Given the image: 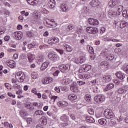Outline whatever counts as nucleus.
<instances>
[{"mask_svg": "<svg viewBox=\"0 0 128 128\" xmlns=\"http://www.w3.org/2000/svg\"><path fill=\"white\" fill-rule=\"evenodd\" d=\"M60 120L63 122H61L60 124V126L64 128L67 126H68L70 122V117L66 114H63L60 116Z\"/></svg>", "mask_w": 128, "mask_h": 128, "instance_id": "f257e3e1", "label": "nucleus"}, {"mask_svg": "<svg viewBox=\"0 0 128 128\" xmlns=\"http://www.w3.org/2000/svg\"><path fill=\"white\" fill-rule=\"evenodd\" d=\"M48 58L49 60H52V62H54L60 60V56L54 52L48 53Z\"/></svg>", "mask_w": 128, "mask_h": 128, "instance_id": "f03ea898", "label": "nucleus"}, {"mask_svg": "<svg viewBox=\"0 0 128 128\" xmlns=\"http://www.w3.org/2000/svg\"><path fill=\"white\" fill-rule=\"evenodd\" d=\"M106 100V97L102 94H98L94 98V100L96 104H102Z\"/></svg>", "mask_w": 128, "mask_h": 128, "instance_id": "7ed1b4c3", "label": "nucleus"}, {"mask_svg": "<svg viewBox=\"0 0 128 128\" xmlns=\"http://www.w3.org/2000/svg\"><path fill=\"white\" fill-rule=\"evenodd\" d=\"M72 82L70 89V90L72 92H75V94H76V92H78V84H76V82L74 81H72V80H71Z\"/></svg>", "mask_w": 128, "mask_h": 128, "instance_id": "20e7f679", "label": "nucleus"}, {"mask_svg": "<svg viewBox=\"0 0 128 128\" xmlns=\"http://www.w3.org/2000/svg\"><path fill=\"white\" fill-rule=\"evenodd\" d=\"M58 68L62 72H68L70 68L69 64H60Z\"/></svg>", "mask_w": 128, "mask_h": 128, "instance_id": "39448f33", "label": "nucleus"}, {"mask_svg": "<svg viewBox=\"0 0 128 128\" xmlns=\"http://www.w3.org/2000/svg\"><path fill=\"white\" fill-rule=\"evenodd\" d=\"M86 32L91 34H96L98 32V29L97 28L87 27L86 28Z\"/></svg>", "mask_w": 128, "mask_h": 128, "instance_id": "423d86ee", "label": "nucleus"}, {"mask_svg": "<svg viewBox=\"0 0 128 128\" xmlns=\"http://www.w3.org/2000/svg\"><path fill=\"white\" fill-rule=\"evenodd\" d=\"M104 116L106 118H112L114 116V114L112 111L107 109L104 112Z\"/></svg>", "mask_w": 128, "mask_h": 128, "instance_id": "0eeeda50", "label": "nucleus"}, {"mask_svg": "<svg viewBox=\"0 0 128 128\" xmlns=\"http://www.w3.org/2000/svg\"><path fill=\"white\" fill-rule=\"evenodd\" d=\"M24 34L22 32H14V38L15 40H20L22 38Z\"/></svg>", "mask_w": 128, "mask_h": 128, "instance_id": "6e6552de", "label": "nucleus"}, {"mask_svg": "<svg viewBox=\"0 0 128 128\" xmlns=\"http://www.w3.org/2000/svg\"><path fill=\"white\" fill-rule=\"evenodd\" d=\"M52 82V77L45 78L42 80V83L44 84H50Z\"/></svg>", "mask_w": 128, "mask_h": 128, "instance_id": "1a4fd4ad", "label": "nucleus"}, {"mask_svg": "<svg viewBox=\"0 0 128 128\" xmlns=\"http://www.w3.org/2000/svg\"><path fill=\"white\" fill-rule=\"evenodd\" d=\"M100 3L98 0H92L90 2V4L92 6L93 8H96V6H100Z\"/></svg>", "mask_w": 128, "mask_h": 128, "instance_id": "9d476101", "label": "nucleus"}, {"mask_svg": "<svg viewBox=\"0 0 128 128\" xmlns=\"http://www.w3.org/2000/svg\"><path fill=\"white\" fill-rule=\"evenodd\" d=\"M88 22L91 26H98V20L94 18H89Z\"/></svg>", "mask_w": 128, "mask_h": 128, "instance_id": "9b49d317", "label": "nucleus"}, {"mask_svg": "<svg viewBox=\"0 0 128 128\" xmlns=\"http://www.w3.org/2000/svg\"><path fill=\"white\" fill-rule=\"evenodd\" d=\"M57 104L60 108H66V106H68V104L66 101H60L58 102Z\"/></svg>", "mask_w": 128, "mask_h": 128, "instance_id": "f8f14e48", "label": "nucleus"}, {"mask_svg": "<svg viewBox=\"0 0 128 128\" xmlns=\"http://www.w3.org/2000/svg\"><path fill=\"white\" fill-rule=\"evenodd\" d=\"M58 38H50L48 40V43L50 44H57L58 42Z\"/></svg>", "mask_w": 128, "mask_h": 128, "instance_id": "ddd939ff", "label": "nucleus"}, {"mask_svg": "<svg viewBox=\"0 0 128 128\" xmlns=\"http://www.w3.org/2000/svg\"><path fill=\"white\" fill-rule=\"evenodd\" d=\"M48 6L50 8H54L56 6V1L54 0H50L48 2Z\"/></svg>", "mask_w": 128, "mask_h": 128, "instance_id": "4468645a", "label": "nucleus"}, {"mask_svg": "<svg viewBox=\"0 0 128 128\" xmlns=\"http://www.w3.org/2000/svg\"><path fill=\"white\" fill-rule=\"evenodd\" d=\"M7 66L10 68H14L16 66V62L12 60L8 61L7 62Z\"/></svg>", "mask_w": 128, "mask_h": 128, "instance_id": "2eb2a0df", "label": "nucleus"}, {"mask_svg": "<svg viewBox=\"0 0 128 128\" xmlns=\"http://www.w3.org/2000/svg\"><path fill=\"white\" fill-rule=\"evenodd\" d=\"M78 76L81 80H88L90 78V76L88 74H80Z\"/></svg>", "mask_w": 128, "mask_h": 128, "instance_id": "dca6fc26", "label": "nucleus"}, {"mask_svg": "<svg viewBox=\"0 0 128 128\" xmlns=\"http://www.w3.org/2000/svg\"><path fill=\"white\" fill-rule=\"evenodd\" d=\"M116 76L119 78V80H124L125 78L124 74L120 72H116Z\"/></svg>", "mask_w": 128, "mask_h": 128, "instance_id": "f3484780", "label": "nucleus"}, {"mask_svg": "<svg viewBox=\"0 0 128 128\" xmlns=\"http://www.w3.org/2000/svg\"><path fill=\"white\" fill-rule=\"evenodd\" d=\"M63 48H64V50H66V52H70L72 50V48L66 44H63Z\"/></svg>", "mask_w": 128, "mask_h": 128, "instance_id": "a211bd4d", "label": "nucleus"}, {"mask_svg": "<svg viewBox=\"0 0 128 128\" xmlns=\"http://www.w3.org/2000/svg\"><path fill=\"white\" fill-rule=\"evenodd\" d=\"M20 115L21 118H24L25 116H28V113L26 110H22L20 112Z\"/></svg>", "mask_w": 128, "mask_h": 128, "instance_id": "6ab92c4d", "label": "nucleus"}, {"mask_svg": "<svg viewBox=\"0 0 128 128\" xmlns=\"http://www.w3.org/2000/svg\"><path fill=\"white\" fill-rule=\"evenodd\" d=\"M40 122H41L42 126L46 125V124H48V120L46 116H42L40 118Z\"/></svg>", "mask_w": 128, "mask_h": 128, "instance_id": "aec40b11", "label": "nucleus"}, {"mask_svg": "<svg viewBox=\"0 0 128 128\" xmlns=\"http://www.w3.org/2000/svg\"><path fill=\"white\" fill-rule=\"evenodd\" d=\"M82 66H83V68H84V70L86 72H88V70H90L92 68V66L84 64L82 65Z\"/></svg>", "mask_w": 128, "mask_h": 128, "instance_id": "412c9836", "label": "nucleus"}, {"mask_svg": "<svg viewBox=\"0 0 128 128\" xmlns=\"http://www.w3.org/2000/svg\"><path fill=\"white\" fill-rule=\"evenodd\" d=\"M24 107L32 112L34 110V108H33L32 106L30 103H26V104H24Z\"/></svg>", "mask_w": 128, "mask_h": 128, "instance_id": "4be33fe9", "label": "nucleus"}, {"mask_svg": "<svg viewBox=\"0 0 128 128\" xmlns=\"http://www.w3.org/2000/svg\"><path fill=\"white\" fill-rule=\"evenodd\" d=\"M36 58V56L34 54H28V60L30 62H32L34 59Z\"/></svg>", "mask_w": 128, "mask_h": 128, "instance_id": "5701e85b", "label": "nucleus"}, {"mask_svg": "<svg viewBox=\"0 0 128 128\" xmlns=\"http://www.w3.org/2000/svg\"><path fill=\"white\" fill-rule=\"evenodd\" d=\"M86 122H90V124H92L93 122H94V119L90 116H86Z\"/></svg>", "mask_w": 128, "mask_h": 128, "instance_id": "b1692460", "label": "nucleus"}, {"mask_svg": "<svg viewBox=\"0 0 128 128\" xmlns=\"http://www.w3.org/2000/svg\"><path fill=\"white\" fill-rule=\"evenodd\" d=\"M108 4L110 6V8H114V6L116 7V6H118V4H116V1L114 0H110Z\"/></svg>", "mask_w": 128, "mask_h": 128, "instance_id": "393cba45", "label": "nucleus"}, {"mask_svg": "<svg viewBox=\"0 0 128 128\" xmlns=\"http://www.w3.org/2000/svg\"><path fill=\"white\" fill-rule=\"evenodd\" d=\"M114 85L112 84H108L104 89L105 92H108V90H110L114 88Z\"/></svg>", "mask_w": 128, "mask_h": 128, "instance_id": "a878e982", "label": "nucleus"}, {"mask_svg": "<svg viewBox=\"0 0 128 128\" xmlns=\"http://www.w3.org/2000/svg\"><path fill=\"white\" fill-rule=\"evenodd\" d=\"M120 28H126L128 26V22L126 21H122L120 23Z\"/></svg>", "mask_w": 128, "mask_h": 128, "instance_id": "bb28decb", "label": "nucleus"}, {"mask_svg": "<svg viewBox=\"0 0 128 128\" xmlns=\"http://www.w3.org/2000/svg\"><path fill=\"white\" fill-rule=\"evenodd\" d=\"M44 113L41 110H36L34 113V116H44Z\"/></svg>", "mask_w": 128, "mask_h": 128, "instance_id": "cd10ccee", "label": "nucleus"}, {"mask_svg": "<svg viewBox=\"0 0 128 128\" xmlns=\"http://www.w3.org/2000/svg\"><path fill=\"white\" fill-rule=\"evenodd\" d=\"M49 64H50V62H44L40 67L41 70H46V68H48V66Z\"/></svg>", "mask_w": 128, "mask_h": 128, "instance_id": "c85d7f7f", "label": "nucleus"}, {"mask_svg": "<svg viewBox=\"0 0 128 128\" xmlns=\"http://www.w3.org/2000/svg\"><path fill=\"white\" fill-rule=\"evenodd\" d=\"M98 122L100 124H101V126H106V120L104 118H101L98 120Z\"/></svg>", "mask_w": 128, "mask_h": 128, "instance_id": "c756f323", "label": "nucleus"}, {"mask_svg": "<svg viewBox=\"0 0 128 128\" xmlns=\"http://www.w3.org/2000/svg\"><path fill=\"white\" fill-rule=\"evenodd\" d=\"M103 80H104L106 82H108L112 80V76L108 75L102 77Z\"/></svg>", "mask_w": 128, "mask_h": 128, "instance_id": "7c9ffc66", "label": "nucleus"}, {"mask_svg": "<svg viewBox=\"0 0 128 128\" xmlns=\"http://www.w3.org/2000/svg\"><path fill=\"white\" fill-rule=\"evenodd\" d=\"M78 97L74 94H71L68 96V98L70 100H76Z\"/></svg>", "mask_w": 128, "mask_h": 128, "instance_id": "2f4dec72", "label": "nucleus"}, {"mask_svg": "<svg viewBox=\"0 0 128 128\" xmlns=\"http://www.w3.org/2000/svg\"><path fill=\"white\" fill-rule=\"evenodd\" d=\"M114 58V56L112 54H110L106 56V60H112Z\"/></svg>", "mask_w": 128, "mask_h": 128, "instance_id": "473e14b6", "label": "nucleus"}, {"mask_svg": "<svg viewBox=\"0 0 128 128\" xmlns=\"http://www.w3.org/2000/svg\"><path fill=\"white\" fill-rule=\"evenodd\" d=\"M108 14L109 16H116V12L112 10H110L108 12Z\"/></svg>", "mask_w": 128, "mask_h": 128, "instance_id": "72a5a7b5", "label": "nucleus"}, {"mask_svg": "<svg viewBox=\"0 0 128 128\" xmlns=\"http://www.w3.org/2000/svg\"><path fill=\"white\" fill-rule=\"evenodd\" d=\"M126 90L124 88V87H122L118 90V93L122 94H126Z\"/></svg>", "mask_w": 128, "mask_h": 128, "instance_id": "f704fd0d", "label": "nucleus"}, {"mask_svg": "<svg viewBox=\"0 0 128 128\" xmlns=\"http://www.w3.org/2000/svg\"><path fill=\"white\" fill-rule=\"evenodd\" d=\"M28 3L31 6H36V0H26Z\"/></svg>", "mask_w": 128, "mask_h": 128, "instance_id": "c9c22d12", "label": "nucleus"}, {"mask_svg": "<svg viewBox=\"0 0 128 128\" xmlns=\"http://www.w3.org/2000/svg\"><path fill=\"white\" fill-rule=\"evenodd\" d=\"M84 99L86 102H90L92 100V96L90 94H86L85 96Z\"/></svg>", "mask_w": 128, "mask_h": 128, "instance_id": "e433bc0d", "label": "nucleus"}, {"mask_svg": "<svg viewBox=\"0 0 128 128\" xmlns=\"http://www.w3.org/2000/svg\"><path fill=\"white\" fill-rule=\"evenodd\" d=\"M88 112L89 114H91V116H94V110L92 108H88Z\"/></svg>", "mask_w": 128, "mask_h": 128, "instance_id": "4c0bfd02", "label": "nucleus"}, {"mask_svg": "<svg viewBox=\"0 0 128 128\" xmlns=\"http://www.w3.org/2000/svg\"><path fill=\"white\" fill-rule=\"evenodd\" d=\"M36 44L35 42H32V43L28 44V48H36Z\"/></svg>", "mask_w": 128, "mask_h": 128, "instance_id": "58836bf2", "label": "nucleus"}, {"mask_svg": "<svg viewBox=\"0 0 128 128\" xmlns=\"http://www.w3.org/2000/svg\"><path fill=\"white\" fill-rule=\"evenodd\" d=\"M88 52L91 54H94V48L92 46H88Z\"/></svg>", "mask_w": 128, "mask_h": 128, "instance_id": "ea45409f", "label": "nucleus"}, {"mask_svg": "<svg viewBox=\"0 0 128 128\" xmlns=\"http://www.w3.org/2000/svg\"><path fill=\"white\" fill-rule=\"evenodd\" d=\"M61 10L62 12H67L68 8V5H62L61 6Z\"/></svg>", "mask_w": 128, "mask_h": 128, "instance_id": "a19ab883", "label": "nucleus"}, {"mask_svg": "<svg viewBox=\"0 0 128 128\" xmlns=\"http://www.w3.org/2000/svg\"><path fill=\"white\" fill-rule=\"evenodd\" d=\"M84 62H86V58L84 57L79 58V64H83Z\"/></svg>", "mask_w": 128, "mask_h": 128, "instance_id": "79ce46f5", "label": "nucleus"}, {"mask_svg": "<svg viewBox=\"0 0 128 128\" xmlns=\"http://www.w3.org/2000/svg\"><path fill=\"white\" fill-rule=\"evenodd\" d=\"M26 36L28 38H32L34 36V33L32 31H28L26 32Z\"/></svg>", "mask_w": 128, "mask_h": 128, "instance_id": "37998d69", "label": "nucleus"}, {"mask_svg": "<svg viewBox=\"0 0 128 128\" xmlns=\"http://www.w3.org/2000/svg\"><path fill=\"white\" fill-rule=\"evenodd\" d=\"M32 78H34V80H36V78H38V74L36 72H32L31 74Z\"/></svg>", "mask_w": 128, "mask_h": 128, "instance_id": "c03bdc74", "label": "nucleus"}, {"mask_svg": "<svg viewBox=\"0 0 128 128\" xmlns=\"http://www.w3.org/2000/svg\"><path fill=\"white\" fill-rule=\"evenodd\" d=\"M44 56H40L38 60V62H44Z\"/></svg>", "mask_w": 128, "mask_h": 128, "instance_id": "a18cd8bd", "label": "nucleus"}, {"mask_svg": "<svg viewBox=\"0 0 128 128\" xmlns=\"http://www.w3.org/2000/svg\"><path fill=\"white\" fill-rule=\"evenodd\" d=\"M25 78H26V75L24 74H22V76L20 77V82H24Z\"/></svg>", "mask_w": 128, "mask_h": 128, "instance_id": "49530a36", "label": "nucleus"}, {"mask_svg": "<svg viewBox=\"0 0 128 128\" xmlns=\"http://www.w3.org/2000/svg\"><path fill=\"white\" fill-rule=\"evenodd\" d=\"M49 98H51V100H53L54 102H56V100L58 98V96H52L51 94H49Z\"/></svg>", "mask_w": 128, "mask_h": 128, "instance_id": "de8ad7c7", "label": "nucleus"}, {"mask_svg": "<svg viewBox=\"0 0 128 128\" xmlns=\"http://www.w3.org/2000/svg\"><path fill=\"white\" fill-rule=\"evenodd\" d=\"M100 66H108V62L106 61H102L100 63Z\"/></svg>", "mask_w": 128, "mask_h": 128, "instance_id": "09e8293b", "label": "nucleus"}, {"mask_svg": "<svg viewBox=\"0 0 128 128\" xmlns=\"http://www.w3.org/2000/svg\"><path fill=\"white\" fill-rule=\"evenodd\" d=\"M100 92V88H98L96 86L93 88V92H94L95 94Z\"/></svg>", "mask_w": 128, "mask_h": 128, "instance_id": "8fccbe9b", "label": "nucleus"}, {"mask_svg": "<svg viewBox=\"0 0 128 128\" xmlns=\"http://www.w3.org/2000/svg\"><path fill=\"white\" fill-rule=\"evenodd\" d=\"M122 16L124 18H128V11L126 10H124L122 12Z\"/></svg>", "mask_w": 128, "mask_h": 128, "instance_id": "3c124183", "label": "nucleus"}, {"mask_svg": "<svg viewBox=\"0 0 128 128\" xmlns=\"http://www.w3.org/2000/svg\"><path fill=\"white\" fill-rule=\"evenodd\" d=\"M41 14H48V11L44 8H42L40 10Z\"/></svg>", "mask_w": 128, "mask_h": 128, "instance_id": "603ef678", "label": "nucleus"}, {"mask_svg": "<svg viewBox=\"0 0 128 128\" xmlns=\"http://www.w3.org/2000/svg\"><path fill=\"white\" fill-rule=\"evenodd\" d=\"M55 50H56V52H58V54H64V50L62 49L56 48Z\"/></svg>", "mask_w": 128, "mask_h": 128, "instance_id": "864d4df0", "label": "nucleus"}, {"mask_svg": "<svg viewBox=\"0 0 128 128\" xmlns=\"http://www.w3.org/2000/svg\"><path fill=\"white\" fill-rule=\"evenodd\" d=\"M70 116L71 119L72 120H76V115L74 114H70Z\"/></svg>", "mask_w": 128, "mask_h": 128, "instance_id": "5fc2aeb1", "label": "nucleus"}, {"mask_svg": "<svg viewBox=\"0 0 128 128\" xmlns=\"http://www.w3.org/2000/svg\"><path fill=\"white\" fill-rule=\"evenodd\" d=\"M74 62H75V64H80V58H75L74 60Z\"/></svg>", "mask_w": 128, "mask_h": 128, "instance_id": "6e6d98bb", "label": "nucleus"}, {"mask_svg": "<svg viewBox=\"0 0 128 128\" xmlns=\"http://www.w3.org/2000/svg\"><path fill=\"white\" fill-rule=\"evenodd\" d=\"M102 40H104V42H110L112 40V38L108 37L104 38L102 39Z\"/></svg>", "mask_w": 128, "mask_h": 128, "instance_id": "4d7b16f0", "label": "nucleus"}, {"mask_svg": "<svg viewBox=\"0 0 128 128\" xmlns=\"http://www.w3.org/2000/svg\"><path fill=\"white\" fill-rule=\"evenodd\" d=\"M77 84H78L80 86H82L86 82H84L79 80V81H77Z\"/></svg>", "mask_w": 128, "mask_h": 128, "instance_id": "13d9d810", "label": "nucleus"}, {"mask_svg": "<svg viewBox=\"0 0 128 128\" xmlns=\"http://www.w3.org/2000/svg\"><path fill=\"white\" fill-rule=\"evenodd\" d=\"M60 70H57L53 74V75L54 76H58V74H60Z\"/></svg>", "mask_w": 128, "mask_h": 128, "instance_id": "bf43d9fd", "label": "nucleus"}, {"mask_svg": "<svg viewBox=\"0 0 128 128\" xmlns=\"http://www.w3.org/2000/svg\"><path fill=\"white\" fill-rule=\"evenodd\" d=\"M72 26H74L72 24H70L67 27V30H72Z\"/></svg>", "mask_w": 128, "mask_h": 128, "instance_id": "052dcab7", "label": "nucleus"}, {"mask_svg": "<svg viewBox=\"0 0 128 128\" xmlns=\"http://www.w3.org/2000/svg\"><path fill=\"white\" fill-rule=\"evenodd\" d=\"M54 90L56 92H60V87L56 86L54 88Z\"/></svg>", "mask_w": 128, "mask_h": 128, "instance_id": "680f3d73", "label": "nucleus"}, {"mask_svg": "<svg viewBox=\"0 0 128 128\" xmlns=\"http://www.w3.org/2000/svg\"><path fill=\"white\" fill-rule=\"evenodd\" d=\"M39 48H40V50H44V49L46 48V45L42 44V45H40Z\"/></svg>", "mask_w": 128, "mask_h": 128, "instance_id": "e2e57ef3", "label": "nucleus"}, {"mask_svg": "<svg viewBox=\"0 0 128 128\" xmlns=\"http://www.w3.org/2000/svg\"><path fill=\"white\" fill-rule=\"evenodd\" d=\"M84 67L82 66H82L79 69V72H84Z\"/></svg>", "mask_w": 128, "mask_h": 128, "instance_id": "0e129e2a", "label": "nucleus"}, {"mask_svg": "<svg viewBox=\"0 0 128 128\" xmlns=\"http://www.w3.org/2000/svg\"><path fill=\"white\" fill-rule=\"evenodd\" d=\"M100 34H104V32H106V28L102 27L100 28Z\"/></svg>", "mask_w": 128, "mask_h": 128, "instance_id": "69168bd1", "label": "nucleus"}, {"mask_svg": "<svg viewBox=\"0 0 128 128\" xmlns=\"http://www.w3.org/2000/svg\"><path fill=\"white\" fill-rule=\"evenodd\" d=\"M32 94H38V92H36V88H33L32 90Z\"/></svg>", "mask_w": 128, "mask_h": 128, "instance_id": "338daca9", "label": "nucleus"}, {"mask_svg": "<svg viewBox=\"0 0 128 128\" xmlns=\"http://www.w3.org/2000/svg\"><path fill=\"white\" fill-rule=\"evenodd\" d=\"M124 70L125 72L128 74V65H127L126 67L124 68Z\"/></svg>", "mask_w": 128, "mask_h": 128, "instance_id": "774afa93", "label": "nucleus"}]
</instances>
